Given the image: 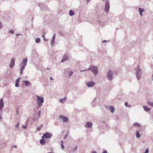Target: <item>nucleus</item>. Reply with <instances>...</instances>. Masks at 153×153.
Masks as SVG:
<instances>
[{"label":"nucleus","instance_id":"1","mask_svg":"<svg viewBox=\"0 0 153 153\" xmlns=\"http://www.w3.org/2000/svg\"><path fill=\"white\" fill-rule=\"evenodd\" d=\"M27 62V58L23 59L22 61L21 65H22L19 69L20 74L22 75L23 72V70L25 69Z\"/></svg>","mask_w":153,"mask_h":153},{"label":"nucleus","instance_id":"2","mask_svg":"<svg viewBox=\"0 0 153 153\" xmlns=\"http://www.w3.org/2000/svg\"><path fill=\"white\" fill-rule=\"evenodd\" d=\"M136 74L137 79L140 80L142 75V72L139 65H138L136 69Z\"/></svg>","mask_w":153,"mask_h":153},{"label":"nucleus","instance_id":"3","mask_svg":"<svg viewBox=\"0 0 153 153\" xmlns=\"http://www.w3.org/2000/svg\"><path fill=\"white\" fill-rule=\"evenodd\" d=\"M87 70H91L95 75H97L98 74V68L96 66L92 65H90L89 68L87 69Z\"/></svg>","mask_w":153,"mask_h":153},{"label":"nucleus","instance_id":"4","mask_svg":"<svg viewBox=\"0 0 153 153\" xmlns=\"http://www.w3.org/2000/svg\"><path fill=\"white\" fill-rule=\"evenodd\" d=\"M37 103L39 107H40L44 102V98L38 96H36Z\"/></svg>","mask_w":153,"mask_h":153},{"label":"nucleus","instance_id":"5","mask_svg":"<svg viewBox=\"0 0 153 153\" xmlns=\"http://www.w3.org/2000/svg\"><path fill=\"white\" fill-rule=\"evenodd\" d=\"M113 72L111 71H109L107 73V76L108 79L110 81L112 80L113 78Z\"/></svg>","mask_w":153,"mask_h":153},{"label":"nucleus","instance_id":"6","mask_svg":"<svg viewBox=\"0 0 153 153\" xmlns=\"http://www.w3.org/2000/svg\"><path fill=\"white\" fill-rule=\"evenodd\" d=\"M53 135L51 133L46 132L43 133V136L42 137V139H49L51 138Z\"/></svg>","mask_w":153,"mask_h":153},{"label":"nucleus","instance_id":"7","mask_svg":"<svg viewBox=\"0 0 153 153\" xmlns=\"http://www.w3.org/2000/svg\"><path fill=\"white\" fill-rule=\"evenodd\" d=\"M110 4L109 1H107L105 2V7L104 8V11L106 13H108L109 10Z\"/></svg>","mask_w":153,"mask_h":153},{"label":"nucleus","instance_id":"8","mask_svg":"<svg viewBox=\"0 0 153 153\" xmlns=\"http://www.w3.org/2000/svg\"><path fill=\"white\" fill-rule=\"evenodd\" d=\"M69 57L68 55L65 54L62 57V59L61 61L62 62L67 61L68 60Z\"/></svg>","mask_w":153,"mask_h":153},{"label":"nucleus","instance_id":"9","mask_svg":"<svg viewBox=\"0 0 153 153\" xmlns=\"http://www.w3.org/2000/svg\"><path fill=\"white\" fill-rule=\"evenodd\" d=\"M95 84V83L93 81H89L86 83V85L89 88L93 87Z\"/></svg>","mask_w":153,"mask_h":153},{"label":"nucleus","instance_id":"10","mask_svg":"<svg viewBox=\"0 0 153 153\" xmlns=\"http://www.w3.org/2000/svg\"><path fill=\"white\" fill-rule=\"evenodd\" d=\"M106 108L110 110L112 113H113L114 111V107L110 106H107L105 107Z\"/></svg>","mask_w":153,"mask_h":153},{"label":"nucleus","instance_id":"11","mask_svg":"<svg viewBox=\"0 0 153 153\" xmlns=\"http://www.w3.org/2000/svg\"><path fill=\"white\" fill-rule=\"evenodd\" d=\"M15 59L14 58H12L11 59V61L10 64V68H12L14 66Z\"/></svg>","mask_w":153,"mask_h":153},{"label":"nucleus","instance_id":"12","mask_svg":"<svg viewBox=\"0 0 153 153\" xmlns=\"http://www.w3.org/2000/svg\"><path fill=\"white\" fill-rule=\"evenodd\" d=\"M59 118L62 120L64 122H66L68 120V119L67 117L63 115H60Z\"/></svg>","mask_w":153,"mask_h":153},{"label":"nucleus","instance_id":"13","mask_svg":"<svg viewBox=\"0 0 153 153\" xmlns=\"http://www.w3.org/2000/svg\"><path fill=\"white\" fill-rule=\"evenodd\" d=\"M4 103L2 99L0 100V111L2 110L4 107Z\"/></svg>","mask_w":153,"mask_h":153},{"label":"nucleus","instance_id":"14","mask_svg":"<svg viewBox=\"0 0 153 153\" xmlns=\"http://www.w3.org/2000/svg\"><path fill=\"white\" fill-rule=\"evenodd\" d=\"M138 11L140 15L141 16H142L143 13L145 11L144 9L140 7L138 8Z\"/></svg>","mask_w":153,"mask_h":153},{"label":"nucleus","instance_id":"15","mask_svg":"<svg viewBox=\"0 0 153 153\" xmlns=\"http://www.w3.org/2000/svg\"><path fill=\"white\" fill-rule=\"evenodd\" d=\"M92 124L90 122H88L86 123V127L88 128H91L92 127Z\"/></svg>","mask_w":153,"mask_h":153},{"label":"nucleus","instance_id":"16","mask_svg":"<svg viewBox=\"0 0 153 153\" xmlns=\"http://www.w3.org/2000/svg\"><path fill=\"white\" fill-rule=\"evenodd\" d=\"M23 82L25 83L26 86L27 87L29 86L30 85V82L27 80H24L23 81Z\"/></svg>","mask_w":153,"mask_h":153},{"label":"nucleus","instance_id":"17","mask_svg":"<svg viewBox=\"0 0 153 153\" xmlns=\"http://www.w3.org/2000/svg\"><path fill=\"white\" fill-rule=\"evenodd\" d=\"M19 80H20V78H18L16 80V83H15V86H16V87H19Z\"/></svg>","mask_w":153,"mask_h":153},{"label":"nucleus","instance_id":"18","mask_svg":"<svg viewBox=\"0 0 153 153\" xmlns=\"http://www.w3.org/2000/svg\"><path fill=\"white\" fill-rule=\"evenodd\" d=\"M143 108L144 110L146 112H148L151 110L150 108L146 106H143Z\"/></svg>","mask_w":153,"mask_h":153},{"label":"nucleus","instance_id":"19","mask_svg":"<svg viewBox=\"0 0 153 153\" xmlns=\"http://www.w3.org/2000/svg\"><path fill=\"white\" fill-rule=\"evenodd\" d=\"M45 139H42L40 140V143L41 144L44 145L45 144V141L44 140Z\"/></svg>","mask_w":153,"mask_h":153},{"label":"nucleus","instance_id":"20","mask_svg":"<svg viewBox=\"0 0 153 153\" xmlns=\"http://www.w3.org/2000/svg\"><path fill=\"white\" fill-rule=\"evenodd\" d=\"M69 15L70 16H73L74 14V13L72 10H70L69 12Z\"/></svg>","mask_w":153,"mask_h":153},{"label":"nucleus","instance_id":"21","mask_svg":"<svg viewBox=\"0 0 153 153\" xmlns=\"http://www.w3.org/2000/svg\"><path fill=\"white\" fill-rule=\"evenodd\" d=\"M66 100V97H65L64 98L61 99L59 100V102L60 103H63Z\"/></svg>","mask_w":153,"mask_h":153},{"label":"nucleus","instance_id":"22","mask_svg":"<svg viewBox=\"0 0 153 153\" xmlns=\"http://www.w3.org/2000/svg\"><path fill=\"white\" fill-rule=\"evenodd\" d=\"M136 137L137 138H139L141 136V135H140V134L139 133V132L138 131H137V132H136Z\"/></svg>","mask_w":153,"mask_h":153},{"label":"nucleus","instance_id":"23","mask_svg":"<svg viewBox=\"0 0 153 153\" xmlns=\"http://www.w3.org/2000/svg\"><path fill=\"white\" fill-rule=\"evenodd\" d=\"M148 104L150 106H151L152 107H153V102H150V101H148L147 102Z\"/></svg>","mask_w":153,"mask_h":153},{"label":"nucleus","instance_id":"24","mask_svg":"<svg viewBox=\"0 0 153 153\" xmlns=\"http://www.w3.org/2000/svg\"><path fill=\"white\" fill-rule=\"evenodd\" d=\"M41 40L40 38H38L36 39L35 42L36 43H39L40 42Z\"/></svg>","mask_w":153,"mask_h":153},{"label":"nucleus","instance_id":"25","mask_svg":"<svg viewBox=\"0 0 153 153\" xmlns=\"http://www.w3.org/2000/svg\"><path fill=\"white\" fill-rule=\"evenodd\" d=\"M134 126L136 127H140V124L137 123H135L134 124Z\"/></svg>","mask_w":153,"mask_h":153},{"label":"nucleus","instance_id":"26","mask_svg":"<svg viewBox=\"0 0 153 153\" xmlns=\"http://www.w3.org/2000/svg\"><path fill=\"white\" fill-rule=\"evenodd\" d=\"M51 43V45H54V40L52 39Z\"/></svg>","mask_w":153,"mask_h":153},{"label":"nucleus","instance_id":"27","mask_svg":"<svg viewBox=\"0 0 153 153\" xmlns=\"http://www.w3.org/2000/svg\"><path fill=\"white\" fill-rule=\"evenodd\" d=\"M9 33L13 34L14 33V31L12 30H10L9 31Z\"/></svg>","mask_w":153,"mask_h":153},{"label":"nucleus","instance_id":"28","mask_svg":"<svg viewBox=\"0 0 153 153\" xmlns=\"http://www.w3.org/2000/svg\"><path fill=\"white\" fill-rule=\"evenodd\" d=\"M149 149L148 148H147L144 153H149Z\"/></svg>","mask_w":153,"mask_h":153},{"label":"nucleus","instance_id":"29","mask_svg":"<svg viewBox=\"0 0 153 153\" xmlns=\"http://www.w3.org/2000/svg\"><path fill=\"white\" fill-rule=\"evenodd\" d=\"M42 37L43 38V39L44 41H47V40L45 38L44 34L42 35Z\"/></svg>","mask_w":153,"mask_h":153},{"label":"nucleus","instance_id":"30","mask_svg":"<svg viewBox=\"0 0 153 153\" xmlns=\"http://www.w3.org/2000/svg\"><path fill=\"white\" fill-rule=\"evenodd\" d=\"M41 113V111H39L38 112V115H39V118H40V115Z\"/></svg>","mask_w":153,"mask_h":153},{"label":"nucleus","instance_id":"31","mask_svg":"<svg viewBox=\"0 0 153 153\" xmlns=\"http://www.w3.org/2000/svg\"><path fill=\"white\" fill-rule=\"evenodd\" d=\"M77 149V147L76 146L74 147L73 149H72V150L74 151H76Z\"/></svg>","mask_w":153,"mask_h":153},{"label":"nucleus","instance_id":"32","mask_svg":"<svg viewBox=\"0 0 153 153\" xmlns=\"http://www.w3.org/2000/svg\"><path fill=\"white\" fill-rule=\"evenodd\" d=\"M19 123H17V124H16V125L15 126L16 128H19Z\"/></svg>","mask_w":153,"mask_h":153},{"label":"nucleus","instance_id":"33","mask_svg":"<svg viewBox=\"0 0 153 153\" xmlns=\"http://www.w3.org/2000/svg\"><path fill=\"white\" fill-rule=\"evenodd\" d=\"M73 74V72L72 71H70L69 73V76H72Z\"/></svg>","mask_w":153,"mask_h":153},{"label":"nucleus","instance_id":"34","mask_svg":"<svg viewBox=\"0 0 153 153\" xmlns=\"http://www.w3.org/2000/svg\"><path fill=\"white\" fill-rule=\"evenodd\" d=\"M55 37H56V34L54 33V34H53V38H52V39H54V40H55Z\"/></svg>","mask_w":153,"mask_h":153},{"label":"nucleus","instance_id":"35","mask_svg":"<svg viewBox=\"0 0 153 153\" xmlns=\"http://www.w3.org/2000/svg\"><path fill=\"white\" fill-rule=\"evenodd\" d=\"M2 24L1 22L0 21V29L2 28Z\"/></svg>","mask_w":153,"mask_h":153},{"label":"nucleus","instance_id":"36","mask_svg":"<svg viewBox=\"0 0 153 153\" xmlns=\"http://www.w3.org/2000/svg\"><path fill=\"white\" fill-rule=\"evenodd\" d=\"M125 105L126 107H129L130 106L128 105V104L127 102H126L125 103Z\"/></svg>","mask_w":153,"mask_h":153},{"label":"nucleus","instance_id":"37","mask_svg":"<svg viewBox=\"0 0 153 153\" xmlns=\"http://www.w3.org/2000/svg\"><path fill=\"white\" fill-rule=\"evenodd\" d=\"M61 147L62 149H63L65 147L63 144H61Z\"/></svg>","mask_w":153,"mask_h":153},{"label":"nucleus","instance_id":"38","mask_svg":"<svg viewBox=\"0 0 153 153\" xmlns=\"http://www.w3.org/2000/svg\"><path fill=\"white\" fill-rule=\"evenodd\" d=\"M27 127V126L26 125H25V126L23 125L22 126V128H25V129Z\"/></svg>","mask_w":153,"mask_h":153},{"label":"nucleus","instance_id":"39","mask_svg":"<svg viewBox=\"0 0 153 153\" xmlns=\"http://www.w3.org/2000/svg\"><path fill=\"white\" fill-rule=\"evenodd\" d=\"M87 71V69H85V70H81L80 71V72H84V71Z\"/></svg>","mask_w":153,"mask_h":153},{"label":"nucleus","instance_id":"40","mask_svg":"<svg viewBox=\"0 0 153 153\" xmlns=\"http://www.w3.org/2000/svg\"><path fill=\"white\" fill-rule=\"evenodd\" d=\"M41 130V128L38 127L37 128V130L38 131H39Z\"/></svg>","mask_w":153,"mask_h":153},{"label":"nucleus","instance_id":"41","mask_svg":"<svg viewBox=\"0 0 153 153\" xmlns=\"http://www.w3.org/2000/svg\"><path fill=\"white\" fill-rule=\"evenodd\" d=\"M38 119H35V118L34 117H33V120H34V121H35V120H37Z\"/></svg>","mask_w":153,"mask_h":153},{"label":"nucleus","instance_id":"42","mask_svg":"<svg viewBox=\"0 0 153 153\" xmlns=\"http://www.w3.org/2000/svg\"><path fill=\"white\" fill-rule=\"evenodd\" d=\"M102 153H107V152L106 150L104 151Z\"/></svg>","mask_w":153,"mask_h":153},{"label":"nucleus","instance_id":"43","mask_svg":"<svg viewBox=\"0 0 153 153\" xmlns=\"http://www.w3.org/2000/svg\"><path fill=\"white\" fill-rule=\"evenodd\" d=\"M50 80H53V78L52 77H50Z\"/></svg>","mask_w":153,"mask_h":153},{"label":"nucleus","instance_id":"44","mask_svg":"<svg viewBox=\"0 0 153 153\" xmlns=\"http://www.w3.org/2000/svg\"><path fill=\"white\" fill-rule=\"evenodd\" d=\"M107 42V40H104L103 41V43H105V42Z\"/></svg>","mask_w":153,"mask_h":153},{"label":"nucleus","instance_id":"45","mask_svg":"<svg viewBox=\"0 0 153 153\" xmlns=\"http://www.w3.org/2000/svg\"><path fill=\"white\" fill-rule=\"evenodd\" d=\"M21 35V34H19L17 33V34H16V36H18L19 35Z\"/></svg>","mask_w":153,"mask_h":153},{"label":"nucleus","instance_id":"46","mask_svg":"<svg viewBox=\"0 0 153 153\" xmlns=\"http://www.w3.org/2000/svg\"><path fill=\"white\" fill-rule=\"evenodd\" d=\"M92 153H97V152L95 151H94L92 152Z\"/></svg>","mask_w":153,"mask_h":153},{"label":"nucleus","instance_id":"47","mask_svg":"<svg viewBox=\"0 0 153 153\" xmlns=\"http://www.w3.org/2000/svg\"><path fill=\"white\" fill-rule=\"evenodd\" d=\"M90 0H86V1L88 3H89Z\"/></svg>","mask_w":153,"mask_h":153},{"label":"nucleus","instance_id":"48","mask_svg":"<svg viewBox=\"0 0 153 153\" xmlns=\"http://www.w3.org/2000/svg\"><path fill=\"white\" fill-rule=\"evenodd\" d=\"M61 144H63V141H61Z\"/></svg>","mask_w":153,"mask_h":153},{"label":"nucleus","instance_id":"49","mask_svg":"<svg viewBox=\"0 0 153 153\" xmlns=\"http://www.w3.org/2000/svg\"><path fill=\"white\" fill-rule=\"evenodd\" d=\"M15 147V148H16V147H17V146H13V147Z\"/></svg>","mask_w":153,"mask_h":153},{"label":"nucleus","instance_id":"50","mask_svg":"<svg viewBox=\"0 0 153 153\" xmlns=\"http://www.w3.org/2000/svg\"><path fill=\"white\" fill-rule=\"evenodd\" d=\"M48 153H51V152H48Z\"/></svg>","mask_w":153,"mask_h":153},{"label":"nucleus","instance_id":"51","mask_svg":"<svg viewBox=\"0 0 153 153\" xmlns=\"http://www.w3.org/2000/svg\"><path fill=\"white\" fill-rule=\"evenodd\" d=\"M103 1H105V0H102Z\"/></svg>","mask_w":153,"mask_h":153},{"label":"nucleus","instance_id":"52","mask_svg":"<svg viewBox=\"0 0 153 153\" xmlns=\"http://www.w3.org/2000/svg\"><path fill=\"white\" fill-rule=\"evenodd\" d=\"M42 126H41V127H42Z\"/></svg>","mask_w":153,"mask_h":153},{"label":"nucleus","instance_id":"53","mask_svg":"<svg viewBox=\"0 0 153 153\" xmlns=\"http://www.w3.org/2000/svg\"><path fill=\"white\" fill-rule=\"evenodd\" d=\"M152 59H153V57H152Z\"/></svg>","mask_w":153,"mask_h":153}]
</instances>
